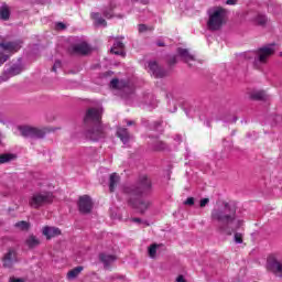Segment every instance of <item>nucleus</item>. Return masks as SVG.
<instances>
[{
	"mask_svg": "<svg viewBox=\"0 0 282 282\" xmlns=\"http://www.w3.org/2000/svg\"><path fill=\"white\" fill-rule=\"evenodd\" d=\"M123 193L130 196V206L138 210L140 215H144L151 207V200L143 197L153 193V181L144 174L140 175L135 183L123 187Z\"/></svg>",
	"mask_w": 282,
	"mask_h": 282,
	"instance_id": "nucleus-1",
	"label": "nucleus"
},
{
	"mask_svg": "<svg viewBox=\"0 0 282 282\" xmlns=\"http://www.w3.org/2000/svg\"><path fill=\"white\" fill-rule=\"evenodd\" d=\"M210 217L212 221H217L218 230L225 235H232V232H237L243 226V220H237V208L228 203H225L224 209H213ZM235 221H237L236 226L232 227Z\"/></svg>",
	"mask_w": 282,
	"mask_h": 282,
	"instance_id": "nucleus-2",
	"label": "nucleus"
},
{
	"mask_svg": "<svg viewBox=\"0 0 282 282\" xmlns=\"http://www.w3.org/2000/svg\"><path fill=\"white\" fill-rule=\"evenodd\" d=\"M84 124L91 127L85 132V137L88 140L98 142V140H105L107 137V132H105V127L102 126V108H88L84 117Z\"/></svg>",
	"mask_w": 282,
	"mask_h": 282,
	"instance_id": "nucleus-3",
	"label": "nucleus"
},
{
	"mask_svg": "<svg viewBox=\"0 0 282 282\" xmlns=\"http://www.w3.org/2000/svg\"><path fill=\"white\" fill-rule=\"evenodd\" d=\"M274 54V44H268L258 48L257 51H248L243 53L241 56L246 58V61H252L253 65H264L268 63V58Z\"/></svg>",
	"mask_w": 282,
	"mask_h": 282,
	"instance_id": "nucleus-4",
	"label": "nucleus"
},
{
	"mask_svg": "<svg viewBox=\"0 0 282 282\" xmlns=\"http://www.w3.org/2000/svg\"><path fill=\"white\" fill-rule=\"evenodd\" d=\"M228 15V11L221 7H214L208 10V21L207 28L213 32L217 30H221V25L226 22V17Z\"/></svg>",
	"mask_w": 282,
	"mask_h": 282,
	"instance_id": "nucleus-5",
	"label": "nucleus"
},
{
	"mask_svg": "<svg viewBox=\"0 0 282 282\" xmlns=\"http://www.w3.org/2000/svg\"><path fill=\"white\" fill-rule=\"evenodd\" d=\"M52 202H54V194L52 192H35L29 199V206L39 210V208H43V206H47Z\"/></svg>",
	"mask_w": 282,
	"mask_h": 282,
	"instance_id": "nucleus-6",
	"label": "nucleus"
},
{
	"mask_svg": "<svg viewBox=\"0 0 282 282\" xmlns=\"http://www.w3.org/2000/svg\"><path fill=\"white\" fill-rule=\"evenodd\" d=\"M19 131L22 138H32L33 140H41L45 138V131L30 126H20Z\"/></svg>",
	"mask_w": 282,
	"mask_h": 282,
	"instance_id": "nucleus-7",
	"label": "nucleus"
},
{
	"mask_svg": "<svg viewBox=\"0 0 282 282\" xmlns=\"http://www.w3.org/2000/svg\"><path fill=\"white\" fill-rule=\"evenodd\" d=\"M23 72V64L17 63L7 68L3 74L0 76V83H7L13 76H19Z\"/></svg>",
	"mask_w": 282,
	"mask_h": 282,
	"instance_id": "nucleus-8",
	"label": "nucleus"
},
{
	"mask_svg": "<svg viewBox=\"0 0 282 282\" xmlns=\"http://www.w3.org/2000/svg\"><path fill=\"white\" fill-rule=\"evenodd\" d=\"M78 208L79 213H83V215H89V213H91V208H94L91 197H89V195L80 196L78 200Z\"/></svg>",
	"mask_w": 282,
	"mask_h": 282,
	"instance_id": "nucleus-9",
	"label": "nucleus"
},
{
	"mask_svg": "<svg viewBox=\"0 0 282 282\" xmlns=\"http://www.w3.org/2000/svg\"><path fill=\"white\" fill-rule=\"evenodd\" d=\"M23 45V41L17 40L12 42H2L0 43V51L2 52H19Z\"/></svg>",
	"mask_w": 282,
	"mask_h": 282,
	"instance_id": "nucleus-10",
	"label": "nucleus"
},
{
	"mask_svg": "<svg viewBox=\"0 0 282 282\" xmlns=\"http://www.w3.org/2000/svg\"><path fill=\"white\" fill-rule=\"evenodd\" d=\"M148 69L150 72V74H152V76H154V78H164V76H166V70H164V68L160 67V65H158V62H155V61L148 62Z\"/></svg>",
	"mask_w": 282,
	"mask_h": 282,
	"instance_id": "nucleus-11",
	"label": "nucleus"
},
{
	"mask_svg": "<svg viewBox=\"0 0 282 282\" xmlns=\"http://www.w3.org/2000/svg\"><path fill=\"white\" fill-rule=\"evenodd\" d=\"M267 268L273 274H282V263L276 258H269L267 260Z\"/></svg>",
	"mask_w": 282,
	"mask_h": 282,
	"instance_id": "nucleus-12",
	"label": "nucleus"
},
{
	"mask_svg": "<svg viewBox=\"0 0 282 282\" xmlns=\"http://www.w3.org/2000/svg\"><path fill=\"white\" fill-rule=\"evenodd\" d=\"M123 50H124V43H122V40L120 37L115 39V43L110 52L112 54H116V56H127V53H124Z\"/></svg>",
	"mask_w": 282,
	"mask_h": 282,
	"instance_id": "nucleus-13",
	"label": "nucleus"
},
{
	"mask_svg": "<svg viewBox=\"0 0 282 282\" xmlns=\"http://www.w3.org/2000/svg\"><path fill=\"white\" fill-rule=\"evenodd\" d=\"M89 44L87 42H80L79 44H75L72 46V54H80L85 56L89 54Z\"/></svg>",
	"mask_w": 282,
	"mask_h": 282,
	"instance_id": "nucleus-14",
	"label": "nucleus"
},
{
	"mask_svg": "<svg viewBox=\"0 0 282 282\" xmlns=\"http://www.w3.org/2000/svg\"><path fill=\"white\" fill-rule=\"evenodd\" d=\"M42 234L44 235V237H46V239H54V237H59L61 235V229L57 227H50V226H45L42 230Z\"/></svg>",
	"mask_w": 282,
	"mask_h": 282,
	"instance_id": "nucleus-15",
	"label": "nucleus"
},
{
	"mask_svg": "<svg viewBox=\"0 0 282 282\" xmlns=\"http://www.w3.org/2000/svg\"><path fill=\"white\" fill-rule=\"evenodd\" d=\"M117 137L123 144H129L131 140V133H129V129L122 127L117 128Z\"/></svg>",
	"mask_w": 282,
	"mask_h": 282,
	"instance_id": "nucleus-16",
	"label": "nucleus"
},
{
	"mask_svg": "<svg viewBox=\"0 0 282 282\" xmlns=\"http://www.w3.org/2000/svg\"><path fill=\"white\" fill-rule=\"evenodd\" d=\"M14 261H17V252H14V250L10 249L3 257L4 268H12V265L14 264Z\"/></svg>",
	"mask_w": 282,
	"mask_h": 282,
	"instance_id": "nucleus-17",
	"label": "nucleus"
},
{
	"mask_svg": "<svg viewBox=\"0 0 282 282\" xmlns=\"http://www.w3.org/2000/svg\"><path fill=\"white\" fill-rule=\"evenodd\" d=\"M177 54H178L180 57H182L184 63H191V61H195V55H192L188 52V48L178 47L177 48Z\"/></svg>",
	"mask_w": 282,
	"mask_h": 282,
	"instance_id": "nucleus-18",
	"label": "nucleus"
},
{
	"mask_svg": "<svg viewBox=\"0 0 282 282\" xmlns=\"http://www.w3.org/2000/svg\"><path fill=\"white\" fill-rule=\"evenodd\" d=\"M110 87L112 89H129V83L126 80H120L118 78H113L110 80Z\"/></svg>",
	"mask_w": 282,
	"mask_h": 282,
	"instance_id": "nucleus-19",
	"label": "nucleus"
},
{
	"mask_svg": "<svg viewBox=\"0 0 282 282\" xmlns=\"http://www.w3.org/2000/svg\"><path fill=\"white\" fill-rule=\"evenodd\" d=\"M116 256L113 254H107V253H100L99 254V261L104 263L105 268H109L113 261H116Z\"/></svg>",
	"mask_w": 282,
	"mask_h": 282,
	"instance_id": "nucleus-20",
	"label": "nucleus"
},
{
	"mask_svg": "<svg viewBox=\"0 0 282 282\" xmlns=\"http://www.w3.org/2000/svg\"><path fill=\"white\" fill-rule=\"evenodd\" d=\"M118 184H120V175H118V173L110 174V177H109L110 193H113V191H116V186H118Z\"/></svg>",
	"mask_w": 282,
	"mask_h": 282,
	"instance_id": "nucleus-21",
	"label": "nucleus"
},
{
	"mask_svg": "<svg viewBox=\"0 0 282 282\" xmlns=\"http://www.w3.org/2000/svg\"><path fill=\"white\" fill-rule=\"evenodd\" d=\"M253 23H256V25H260V28H265V25H268V15L263 13H258L253 18Z\"/></svg>",
	"mask_w": 282,
	"mask_h": 282,
	"instance_id": "nucleus-22",
	"label": "nucleus"
},
{
	"mask_svg": "<svg viewBox=\"0 0 282 282\" xmlns=\"http://www.w3.org/2000/svg\"><path fill=\"white\" fill-rule=\"evenodd\" d=\"M152 149L154 151H171V147H169L166 142L162 140H155L152 144Z\"/></svg>",
	"mask_w": 282,
	"mask_h": 282,
	"instance_id": "nucleus-23",
	"label": "nucleus"
},
{
	"mask_svg": "<svg viewBox=\"0 0 282 282\" xmlns=\"http://www.w3.org/2000/svg\"><path fill=\"white\" fill-rule=\"evenodd\" d=\"M251 100H268V94L263 90H256L250 94Z\"/></svg>",
	"mask_w": 282,
	"mask_h": 282,
	"instance_id": "nucleus-24",
	"label": "nucleus"
},
{
	"mask_svg": "<svg viewBox=\"0 0 282 282\" xmlns=\"http://www.w3.org/2000/svg\"><path fill=\"white\" fill-rule=\"evenodd\" d=\"M25 245L28 246V248L32 249V248H36V246L41 245V240H39V238H36V236L31 235L29 236V238L25 240Z\"/></svg>",
	"mask_w": 282,
	"mask_h": 282,
	"instance_id": "nucleus-25",
	"label": "nucleus"
},
{
	"mask_svg": "<svg viewBox=\"0 0 282 282\" xmlns=\"http://www.w3.org/2000/svg\"><path fill=\"white\" fill-rule=\"evenodd\" d=\"M0 19L2 21H8L10 19V8L8 4H2L0 7Z\"/></svg>",
	"mask_w": 282,
	"mask_h": 282,
	"instance_id": "nucleus-26",
	"label": "nucleus"
},
{
	"mask_svg": "<svg viewBox=\"0 0 282 282\" xmlns=\"http://www.w3.org/2000/svg\"><path fill=\"white\" fill-rule=\"evenodd\" d=\"M17 160V155L12 153L0 154V164H8V162H12Z\"/></svg>",
	"mask_w": 282,
	"mask_h": 282,
	"instance_id": "nucleus-27",
	"label": "nucleus"
},
{
	"mask_svg": "<svg viewBox=\"0 0 282 282\" xmlns=\"http://www.w3.org/2000/svg\"><path fill=\"white\" fill-rule=\"evenodd\" d=\"M91 17L95 19L96 25H102L104 28H107V20L100 17V13H91Z\"/></svg>",
	"mask_w": 282,
	"mask_h": 282,
	"instance_id": "nucleus-28",
	"label": "nucleus"
},
{
	"mask_svg": "<svg viewBox=\"0 0 282 282\" xmlns=\"http://www.w3.org/2000/svg\"><path fill=\"white\" fill-rule=\"evenodd\" d=\"M83 272V267H76L73 270L68 271L67 276L68 279H76L78 274Z\"/></svg>",
	"mask_w": 282,
	"mask_h": 282,
	"instance_id": "nucleus-29",
	"label": "nucleus"
},
{
	"mask_svg": "<svg viewBox=\"0 0 282 282\" xmlns=\"http://www.w3.org/2000/svg\"><path fill=\"white\" fill-rule=\"evenodd\" d=\"M14 227L19 228L20 230H30V223L21 220L15 223Z\"/></svg>",
	"mask_w": 282,
	"mask_h": 282,
	"instance_id": "nucleus-30",
	"label": "nucleus"
},
{
	"mask_svg": "<svg viewBox=\"0 0 282 282\" xmlns=\"http://www.w3.org/2000/svg\"><path fill=\"white\" fill-rule=\"evenodd\" d=\"M102 14L106 19H112L113 18V7L110 6L109 8L104 9Z\"/></svg>",
	"mask_w": 282,
	"mask_h": 282,
	"instance_id": "nucleus-31",
	"label": "nucleus"
},
{
	"mask_svg": "<svg viewBox=\"0 0 282 282\" xmlns=\"http://www.w3.org/2000/svg\"><path fill=\"white\" fill-rule=\"evenodd\" d=\"M148 252L151 259H155V254H158V245H151L148 249Z\"/></svg>",
	"mask_w": 282,
	"mask_h": 282,
	"instance_id": "nucleus-32",
	"label": "nucleus"
},
{
	"mask_svg": "<svg viewBox=\"0 0 282 282\" xmlns=\"http://www.w3.org/2000/svg\"><path fill=\"white\" fill-rule=\"evenodd\" d=\"M148 98H150L151 101L145 100V105H149V107H158V100L153 97V95H148Z\"/></svg>",
	"mask_w": 282,
	"mask_h": 282,
	"instance_id": "nucleus-33",
	"label": "nucleus"
},
{
	"mask_svg": "<svg viewBox=\"0 0 282 282\" xmlns=\"http://www.w3.org/2000/svg\"><path fill=\"white\" fill-rule=\"evenodd\" d=\"M234 241L236 243H243V235L236 232L234 236Z\"/></svg>",
	"mask_w": 282,
	"mask_h": 282,
	"instance_id": "nucleus-34",
	"label": "nucleus"
},
{
	"mask_svg": "<svg viewBox=\"0 0 282 282\" xmlns=\"http://www.w3.org/2000/svg\"><path fill=\"white\" fill-rule=\"evenodd\" d=\"M148 30H152L147 24H139V32L142 34L144 32H148Z\"/></svg>",
	"mask_w": 282,
	"mask_h": 282,
	"instance_id": "nucleus-35",
	"label": "nucleus"
},
{
	"mask_svg": "<svg viewBox=\"0 0 282 282\" xmlns=\"http://www.w3.org/2000/svg\"><path fill=\"white\" fill-rule=\"evenodd\" d=\"M185 206H194L195 204V198L193 197H188L185 202H184Z\"/></svg>",
	"mask_w": 282,
	"mask_h": 282,
	"instance_id": "nucleus-36",
	"label": "nucleus"
},
{
	"mask_svg": "<svg viewBox=\"0 0 282 282\" xmlns=\"http://www.w3.org/2000/svg\"><path fill=\"white\" fill-rule=\"evenodd\" d=\"M209 203H210V199H208V198H203V199H200L199 206H200V208H204V207H206V205H208Z\"/></svg>",
	"mask_w": 282,
	"mask_h": 282,
	"instance_id": "nucleus-37",
	"label": "nucleus"
},
{
	"mask_svg": "<svg viewBox=\"0 0 282 282\" xmlns=\"http://www.w3.org/2000/svg\"><path fill=\"white\" fill-rule=\"evenodd\" d=\"M8 58H10V55L3 54L0 56V67L3 65V63H6V61H8Z\"/></svg>",
	"mask_w": 282,
	"mask_h": 282,
	"instance_id": "nucleus-38",
	"label": "nucleus"
},
{
	"mask_svg": "<svg viewBox=\"0 0 282 282\" xmlns=\"http://www.w3.org/2000/svg\"><path fill=\"white\" fill-rule=\"evenodd\" d=\"M61 61H55L53 67H52V72H56V69L61 68Z\"/></svg>",
	"mask_w": 282,
	"mask_h": 282,
	"instance_id": "nucleus-39",
	"label": "nucleus"
},
{
	"mask_svg": "<svg viewBox=\"0 0 282 282\" xmlns=\"http://www.w3.org/2000/svg\"><path fill=\"white\" fill-rule=\"evenodd\" d=\"M123 122H126L127 127H135L134 120L124 119Z\"/></svg>",
	"mask_w": 282,
	"mask_h": 282,
	"instance_id": "nucleus-40",
	"label": "nucleus"
},
{
	"mask_svg": "<svg viewBox=\"0 0 282 282\" xmlns=\"http://www.w3.org/2000/svg\"><path fill=\"white\" fill-rule=\"evenodd\" d=\"M67 28V25H65V23L63 22H57L56 23V29L57 30H65Z\"/></svg>",
	"mask_w": 282,
	"mask_h": 282,
	"instance_id": "nucleus-41",
	"label": "nucleus"
},
{
	"mask_svg": "<svg viewBox=\"0 0 282 282\" xmlns=\"http://www.w3.org/2000/svg\"><path fill=\"white\" fill-rule=\"evenodd\" d=\"M177 63V56H172L170 59H169V64L170 65H175Z\"/></svg>",
	"mask_w": 282,
	"mask_h": 282,
	"instance_id": "nucleus-42",
	"label": "nucleus"
},
{
	"mask_svg": "<svg viewBox=\"0 0 282 282\" xmlns=\"http://www.w3.org/2000/svg\"><path fill=\"white\" fill-rule=\"evenodd\" d=\"M9 282H25V279H23V278H11L10 280H9Z\"/></svg>",
	"mask_w": 282,
	"mask_h": 282,
	"instance_id": "nucleus-43",
	"label": "nucleus"
},
{
	"mask_svg": "<svg viewBox=\"0 0 282 282\" xmlns=\"http://www.w3.org/2000/svg\"><path fill=\"white\" fill-rule=\"evenodd\" d=\"M109 76H113V72L107 70L106 73H104V78H107Z\"/></svg>",
	"mask_w": 282,
	"mask_h": 282,
	"instance_id": "nucleus-44",
	"label": "nucleus"
},
{
	"mask_svg": "<svg viewBox=\"0 0 282 282\" xmlns=\"http://www.w3.org/2000/svg\"><path fill=\"white\" fill-rule=\"evenodd\" d=\"M237 3V0H227V6H235Z\"/></svg>",
	"mask_w": 282,
	"mask_h": 282,
	"instance_id": "nucleus-45",
	"label": "nucleus"
},
{
	"mask_svg": "<svg viewBox=\"0 0 282 282\" xmlns=\"http://www.w3.org/2000/svg\"><path fill=\"white\" fill-rule=\"evenodd\" d=\"M156 45H158V47H165L166 44H164V42H162V41H158Z\"/></svg>",
	"mask_w": 282,
	"mask_h": 282,
	"instance_id": "nucleus-46",
	"label": "nucleus"
},
{
	"mask_svg": "<svg viewBox=\"0 0 282 282\" xmlns=\"http://www.w3.org/2000/svg\"><path fill=\"white\" fill-rule=\"evenodd\" d=\"M132 221L134 224H142V219L141 218H132Z\"/></svg>",
	"mask_w": 282,
	"mask_h": 282,
	"instance_id": "nucleus-47",
	"label": "nucleus"
},
{
	"mask_svg": "<svg viewBox=\"0 0 282 282\" xmlns=\"http://www.w3.org/2000/svg\"><path fill=\"white\" fill-rule=\"evenodd\" d=\"M177 282H186L183 275H178L176 279Z\"/></svg>",
	"mask_w": 282,
	"mask_h": 282,
	"instance_id": "nucleus-48",
	"label": "nucleus"
},
{
	"mask_svg": "<svg viewBox=\"0 0 282 282\" xmlns=\"http://www.w3.org/2000/svg\"><path fill=\"white\" fill-rule=\"evenodd\" d=\"M274 120H275V122H278V123L281 122L282 116H281V115L275 116Z\"/></svg>",
	"mask_w": 282,
	"mask_h": 282,
	"instance_id": "nucleus-49",
	"label": "nucleus"
},
{
	"mask_svg": "<svg viewBox=\"0 0 282 282\" xmlns=\"http://www.w3.org/2000/svg\"><path fill=\"white\" fill-rule=\"evenodd\" d=\"M232 122H237V118H234V119H232Z\"/></svg>",
	"mask_w": 282,
	"mask_h": 282,
	"instance_id": "nucleus-50",
	"label": "nucleus"
},
{
	"mask_svg": "<svg viewBox=\"0 0 282 282\" xmlns=\"http://www.w3.org/2000/svg\"><path fill=\"white\" fill-rule=\"evenodd\" d=\"M185 113H186V116H191V115L188 113V111H185Z\"/></svg>",
	"mask_w": 282,
	"mask_h": 282,
	"instance_id": "nucleus-51",
	"label": "nucleus"
},
{
	"mask_svg": "<svg viewBox=\"0 0 282 282\" xmlns=\"http://www.w3.org/2000/svg\"><path fill=\"white\" fill-rule=\"evenodd\" d=\"M144 122H147L144 119H142V124H144Z\"/></svg>",
	"mask_w": 282,
	"mask_h": 282,
	"instance_id": "nucleus-52",
	"label": "nucleus"
},
{
	"mask_svg": "<svg viewBox=\"0 0 282 282\" xmlns=\"http://www.w3.org/2000/svg\"><path fill=\"white\" fill-rule=\"evenodd\" d=\"M280 56H282V52H280Z\"/></svg>",
	"mask_w": 282,
	"mask_h": 282,
	"instance_id": "nucleus-53",
	"label": "nucleus"
}]
</instances>
